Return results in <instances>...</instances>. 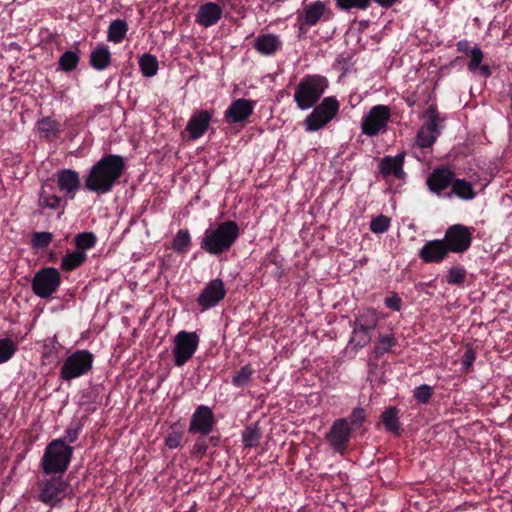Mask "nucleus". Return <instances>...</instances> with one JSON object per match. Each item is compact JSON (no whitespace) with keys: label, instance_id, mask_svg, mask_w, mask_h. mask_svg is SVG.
Masks as SVG:
<instances>
[{"label":"nucleus","instance_id":"f704fd0d","mask_svg":"<svg viewBox=\"0 0 512 512\" xmlns=\"http://www.w3.org/2000/svg\"><path fill=\"white\" fill-rule=\"evenodd\" d=\"M139 68L143 76H155L159 68L156 56L150 53H144L139 59Z\"/></svg>","mask_w":512,"mask_h":512},{"label":"nucleus","instance_id":"5701e85b","mask_svg":"<svg viewBox=\"0 0 512 512\" xmlns=\"http://www.w3.org/2000/svg\"><path fill=\"white\" fill-rule=\"evenodd\" d=\"M378 322V312L374 308H364L355 314V319L354 321H350V326L373 334Z\"/></svg>","mask_w":512,"mask_h":512},{"label":"nucleus","instance_id":"393cba45","mask_svg":"<svg viewBox=\"0 0 512 512\" xmlns=\"http://www.w3.org/2000/svg\"><path fill=\"white\" fill-rule=\"evenodd\" d=\"M55 189L56 188L53 184L48 182L43 183L39 192V207L55 210L66 205V201L55 194Z\"/></svg>","mask_w":512,"mask_h":512},{"label":"nucleus","instance_id":"7ed1b4c3","mask_svg":"<svg viewBox=\"0 0 512 512\" xmlns=\"http://www.w3.org/2000/svg\"><path fill=\"white\" fill-rule=\"evenodd\" d=\"M74 448L65 439H54L45 447L40 466L45 475L64 474L73 457Z\"/></svg>","mask_w":512,"mask_h":512},{"label":"nucleus","instance_id":"5fc2aeb1","mask_svg":"<svg viewBox=\"0 0 512 512\" xmlns=\"http://www.w3.org/2000/svg\"><path fill=\"white\" fill-rule=\"evenodd\" d=\"M208 445L205 441V436H200L196 439L191 450V456L202 459L208 451Z\"/></svg>","mask_w":512,"mask_h":512},{"label":"nucleus","instance_id":"bb28decb","mask_svg":"<svg viewBox=\"0 0 512 512\" xmlns=\"http://www.w3.org/2000/svg\"><path fill=\"white\" fill-rule=\"evenodd\" d=\"M381 421L386 431L395 436H400L402 434L403 429L399 419V410L396 407L390 406L386 408L381 414Z\"/></svg>","mask_w":512,"mask_h":512},{"label":"nucleus","instance_id":"f3484780","mask_svg":"<svg viewBox=\"0 0 512 512\" xmlns=\"http://www.w3.org/2000/svg\"><path fill=\"white\" fill-rule=\"evenodd\" d=\"M406 152H400L395 156L386 155L378 161V171L380 176L389 181L391 177L404 181L407 173L404 170Z\"/></svg>","mask_w":512,"mask_h":512},{"label":"nucleus","instance_id":"69168bd1","mask_svg":"<svg viewBox=\"0 0 512 512\" xmlns=\"http://www.w3.org/2000/svg\"><path fill=\"white\" fill-rule=\"evenodd\" d=\"M57 353H55V350L52 348H45L44 357L49 358L55 356Z\"/></svg>","mask_w":512,"mask_h":512},{"label":"nucleus","instance_id":"864d4df0","mask_svg":"<svg viewBox=\"0 0 512 512\" xmlns=\"http://www.w3.org/2000/svg\"><path fill=\"white\" fill-rule=\"evenodd\" d=\"M469 56H470V60L467 64V67H468L469 71L474 72V71L478 70L479 65H481V62L483 61V58H484V54H483V51L479 47L475 46L470 51Z\"/></svg>","mask_w":512,"mask_h":512},{"label":"nucleus","instance_id":"f03ea898","mask_svg":"<svg viewBox=\"0 0 512 512\" xmlns=\"http://www.w3.org/2000/svg\"><path fill=\"white\" fill-rule=\"evenodd\" d=\"M240 237V227L236 221L226 220L205 230L200 248L213 256L228 252Z\"/></svg>","mask_w":512,"mask_h":512},{"label":"nucleus","instance_id":"473e14b6","mask_svg":"<svg viewBox=\"0 0 512 512\" xmlns=\"http://www.w3.org/2000/svg\"><path fill=\"white\" fill-rule=\"evenodd\" d=\"M398 343L393 334L379 335L377 343L374 346L373 354L375 359H380L385 353L391 352L392 348Z\"/></svg>","mask_w":512,"mask_h":512},{"label":"nucleus","instance_id":"9b49d317","mask_svg":"<svg viewBox=\"0 0 512 512\" xmlns=\"http://www.w3.org/2000/svg\"><path fill=\"white\" fill-rule=\"evenodd\" d=\"M69 483L61 475H54L39 484L38 499L50 506H57L67 495Z\"/></svg>","mask_w":512,"mask_h":512},{"label":"nucleus","instance_id":"b1692460","mask_svg":"<svg viewBox=\"0 0 512 512\" xmlns=\"http://www.w3.org/2000/svg\"><path fill=\"white\" fill-rule=\"evenodd\" d=\"M253 47L263 56H272L282 49V41L278 35L261 34L255 39Z\"/></svg>","mask_w":512,"mask_h":512},{"label":"nucleus","instance_id":"6ab92c4d","mask_svg":"<svg viewBox=\"0 0 512 512\" xmlns=\"http://www.w3.org/2000/svg\"><path fill=\"white\" fill-rule=\"evenodd\" d=\"M449 255L446 242L443 239L427 241L418 252V257L424 263H441Z\"/></svg>","mask_w":512,"mask_h":512},{"label":"nucleus","instance_id":"f8f14e48","mask_svg":"<svg viewBox=\"0 0 512 512\" xmlns=\"http://www.w3.org/2000/svg\"><path fill=\"white\" fill-rule=\"evenodd\" d=\"M218 421L211 407L198 405L192 413L188 426L191 435L208 436L217 425Z\"/></svg>","mask_w":512,"mask_h":512},{"label":"nucleus","instance_id":"13d9d810","mask_svg":"<svg viewBox=\"0 0 512 512\" xmlns=\"http://www.w3.org/2000/svg\"><path fill=\"white\" fill-rule=\"evenodd\" d=\"M61 347L62 345L58 342L55 336L45 340L44 348H52L55 350V353H57Z\"/></svg>","mask_w":512,"mask_h":512},{"label":"nucleus","instance_id":"79ce46f5","mask_svg":"<svg viewBox=\"0 0 512 512\" xmlns=\"http://www.w3.org/2000/svg\"><path fill=\"white\" fill-rule=\"evenodd\" d=\"M17 344L10 338L0 339V364L9 361L16 353Z\"/></svg>","mask_w":512,"mask_h":512},{"label":"nucleus","instance_id":"37998d69","mask_svg":"<svg viewBox=\"0 0 512 512\" xmlns=\"http://www.w3.org/2000/svg\"><path fill=\"white\" fill-rule=\"evenodd\" d=\"M467 276V270L463 266L451 267L446 275V281L450 285L461 286L464 284Z\"/></svg>","mask_w":512,"mask_h":512},{"label":"nucleus","instance_id":"aec40b11","mask_svg":"<svg viewBox=\"0 0 512 512\" xmlns=\"http://www.w3.org/2000/svg\"><path fill=\"white\" fill-rule=\"evenodd\" d=\"M222 7L215 2H206L199 6L195 15V22L202 27L208 28L216 25L222 18Z\"/></svg>","mask_w":512,"mask_h":512},{"label":"nucleus","instance_id":"c03bdc74","mask_svg":"<svg viewBox=\"0 0 512 512\" xmlns=\"http://www.w3.org/2000/svg\"><path fill=\"white\" fill-rule=\"evenodd\" d=\"M53 241V234L50 232H34L31 238V246L35 250L47 248Z\"/></svg>","mask_w":512,"mask_h":512},{"label":"nucleus","instance_id":"a211bd4d","mask_svg":"<svg viewBox=\"0 0 512 512\" xmlns=\"http://www.w3.org/2000/svg\"><path fill=\"white\" fill-rule=\"evenodd\" d=\"M256 101L239 98L233 100L224 113L227 123L235 124L245 122L253 114Z\"/></svg>","mask_w":512,"mask_h":512},{"label":"nucleus","instance_id":"f257e3e1","mask_svg":"<svg viewBox=\"0 0 512 512\" xmlns=\"http://www.w3.org/2000/svg\"><path fill=\"white\" fill-rule=\"evenodd\" d=\"M125 169L126 163L122 156L105 154L90 168L84 186L89 192L107 194L119 184Z\"/></svg>","mask_w":512,"mask_h":512},{"label":"nucleus","instance_id":"4be33fe9","mask_svg":"<svg viewBox=\"0 0 512 512\" xmlns=\"http://www.w3.org/2000/svg\"><path fill=\"white\" fill-rule=\"evenodd\" d=\"M57 184L59 189L73 200L81 186L79 173L72 169H62L57 173Z\"/></svg>","mask_w":512,"mask_h":512},{"label":"nucleus","instance_id":"4468645a","mask_svg":"<svg viewBox=\"0 0 512 512\" xmlns=\"http://www.w3.org/2000/svg\"><path fill=\"white\" fill-rule=\"evenodd\" d=\"M472 239L471 228L463 224H454L446 229L443 241L446 242L449 253L462 254L470 248Z\"/></svg>","mask_w":512,"mask_h":512},{"label":"nucleus","instance_id":"423d86ee","mask_svg":"<svg viewBox=\"0 0 512 512\" xmlns=\"http://www.w3.org/2000/svg\"><path fill=\"white\" fill-rule=\"evenodd\" d=\"M94 355L86 350H76L63 362L60 369V378L64 381H71L87 375L93 368Z\"/></svg>","mask_w":512,"mask_h":512},{"label":"nucleus","instance_id":"9d476101","mask_svg":"<svg viewBox=\"0 0 512 512\" xmlns=\"http://www.w3.org/2000/svg\"><path fill=\"white\" fill-rule=\"evenodd\" d=\"M199 342L200 339L196 332L179 331L173 341L174 365L176 367L184 366L197 351Z\"/></svg>","mask_w":512,"mask_h":512},{"label":"nucleus","instance_id":"49530a36","mask_svg":"<svg viewBox=\"0 0 512 512\" xmlns=\"http://www.w3.org/2000/svg\"><path fill=\"white\" fill-rule=\"evenodd\" d=\"M432 396L433 388L427 384H422L413 390V397L420 404H427Z\"/></svg>","mask_w":512,"mask_h":512},{"label":"nucleus","instance_id":"0e129e2a","mask_svg":"<svg viewBox=\"0 0 512 512\" xmlns=\"http://www.w3.org/2000/svg\"><path fill=\"white\" fill-rule=\"evenodd\" d=\"M478 69L481 75L484 76L485 78L490 77L492 74L491 68L488 65H479Z\"/></svg>","mask_w":512,"mask_h":512},{"label":"nucleus","instance_id":"58836bf2","mask_svg":"<svg viewBox=\"0 0 512 512\" xmlns=\"http://www.w3.org/2000/svg\"><path fill=\"white\" fill-rule=\"evenodd\" d=\"M254 372L251 364H246L232 376L231 383L237 388H243L249 384Z\"/></svg>","mask_w":512,"mask_h":512},{"label":"nucleus","instance_id":"338daca9","mask_svg":"<svg viewBox=\"0 0 512 512\" xmlns=\"http://www.w3.org/2000/svg\"><path fill=\"white\" fill-rule=\"evenodd\" d=\"M49 262L55 263L57 261V254L55 251H50L48 254Z\"/></svg>","mask_w":512,"mask_h":512},{"label":"nucleus","instance_id":"c85d7f7f","mask_svg":"<svg viewBox=\"0 0 512 512\" xmlns=\"http://www.w3.org/2000/svg\"><path fill=\"white\" fill-rule=\"evenodd\" d=\"M111 63V53L107 46L96 47L90 54V65L98 71L105 70Z\"/></svg>","mask_w":512,"mask_h":512},{"label":"nucleus","instance_id":"72a5a7b5","mask_svg":"<svg viewBox=\"0 0 512 512\" xmlns=\"http://www.w3.org/2000/svg\"><path fill=\"white\" fill-rule=\"evenodd\" d=\"M80 62L79 50L65 51L59 58L58 70L71 72L75 70Z\"/></svg>","mask_w":512,"mask_h":512},{"label":"nucleus","instance_id":"a19ab883","mask_svg":"<svg viewBox=\"0 0 512 512\" xmlns=\"http://www.w3.org/2000/svg\"><path fill=\"white\" fill-rule=\"evenodd\" d=\"M336 6L342 11H350L352 9L365 11L371 4L372 0H335Z\"/></svg>","mask_w":512,"mask_h":512},{"label":"nucleus","instance_id":"ea45409f","mask_svg":"<svg viewBox=\"0 0 512 512\" xmlns=\"http://www.w3.org/2000/svg\"><path fill=\"white\" fill-rule=\"evenodd\" d=\"M373 334L362 331L356 327H352V335L349 344L353 345L356 349H361L367 346L372 340Z\"/></svg>","mask_w":512,"mask_h":512},{"label":"nucleus","instance_id":"a878e982","mask_svg":"<svg viewBox=\"0 0 512 512\" xmlns=\"http://www.w3.org/2000/svg\"><path fill=\"white\" fill-rule=\"evenodd\" d=\"M476 196L477 192L475 191L473 184L464 178H457L456 176L454 178L452 188L449 190L448 194H446L447 199L456 197L463 201H471L475 199Z\"/></svg>","mask_w":512,"mask_h":512},{"label":"nucleus","instance_id":"052dcab7","mask_svg":"<svg viewBox=\"0 0 512 512\" xmlns=\"http://www.w3.org/2000/svg\"><path fill=\"white\" fill-rule=\"evenodd\" d=\"M205 441L208 446L211 445L213 447H218L221 442V436L220 434H209L208 436H205Z\"/></svg>","mask_w":512,"mask_h":512},{"label":"nucleus","instance_id":"680f3d73","mask_svg":"<svg viewBox=\"0 0 512 512\" xmlns=\"http://www.w3.org/2000/svg\"><path fill=\"white\" fill-rule=\"evenodd\" d=\"M372 2L378 4L381 8L389 9L400 2V0H372Z\"/></svg>","mask_w":512,"mask_h":512},{"label":"nucleus","instance_id":"774afa93","mask_svg":"<svg viewBox=\"0 0 512 512\" xmlns=\"http://www.w3.org/2000/svg\"><path fill=\"white\" fill-rule=\"evenodd\" d=\"M276 275H277L279 278L283 276V266L281 267V269H277Z\"/></svg>","mask_w":512,"mask_h":512},{"label":"nucleus","instance_id":"2eb2a0df","mask_svg":"<svg viewBox=\"0 0 512 512\" xmlns=\"http://www.w3.org/2000/svg\"><path fill=\"white\" fill-rule=\"evenodd\" d=\"M351 437L352 427L345 418L336 419L326 434V440L331 448L341 455L347 452Z\"/></svg>","mask_w":512,"mask_h":512},{"label":"nucleus","instance_id":"6e6d98bb","mask_svg":"<svg viewBox=\"0 0 512 512\" xmlns=\"http://www.w3.org/2000/svg\"><path fill=\"white\" fill-rule=\"evenodd\" d=\"M384 304L387 308L393 311H400L403 305L402 299L398 296L397 293H392L390 296L386 297L384 300Z\"/></svg>","mask_w":512,"mask_h":512},{"label":"nucleus","instance_id":"20e7f679","mask_svg":"<svg viewBox=\"0 0 512 512\" xmlns=\"http://www.w3.org/2000/svg\"><path fill=\"white\" fill-rule=\"evenodd\" d=\"M328 88L326 77L314 74L304 76L296 86L294 101L300 110L314 107Z\"/></svg>","mask_w":512,"mask_h":512},{"label":"nucleus","instance_id":"bf43d9fd","mask_svg":"<svg viewBox=\"0 0 512 512\" xmlns=\"http://www.w3.org/2000/svg\"><path fill=\"white\" fill-rule=\"evenodd\" d=\"M456 48H457L458 52L464 53L466 55H469L470 51L472 50V48L470 47V44L467 40H461V41L457 42Z\"/></svg>","mask_w":512,"mask_h":512},{"label":"nucleus","instance_id":"a18cd8bd","mask_svg":"<svg viewBox=\"0 0 512 512\" xmlns=\"http://www.w3.org/2000/svg\"><path fill=\"white\" fill-rule=\"evenodd\" d=\"M391 219L385 215L374 217L370 222V230L375 234H382L388 231Z\"/></svg>","mask_w":512,"mask_h":512},{"label":"nucleus","instance_id":"4d7b16f0","mask_svg":"<svg viewBox=\"0 0 512 512\" xmlns=\"http://www.w3.org/2000/svg\"><path fill=\"white\" fill-rule=\"evenodd\" d=\"M266 261H268L270 264L275 265L277 269H281V267L283 266V258L281 257L279 251L276 248H273L266 255Z\"/></svg>","mask_w":512,"mask_h":512},{"label":"nucleus","instance_id":"1a4fd4ad","mask_svg":"<svg viewBox=\"0 0 512 512\" xmlns=\"http://www.w3.org/2000/svg\"><path fill=\"white\" fill-rule=\"evenodd\" d=\"M61 285V274L54 267H44L37 271L31 281L33 293L43 299L50 298Z\"/></svg>","mask_w":512,"mask_h":512},{"label":"nucleus","instance_id":"7c9ffc66","mask_svg":"<svg viewBox=\"0 0 512 512\" xmlns=\"http://www.w3.org/2000/svg\"><path fill=\"white\" fill-rule=\"evenodd\" d=\"M191 245L192 238L189 230L180 229L174 236L171 247L179 255H184L190 250Z\"/></svg>","mask_w":512,"mask_h":512},{"label":"nucleus","instance_id":"de8ad7c7","mask_svg":"<svg viewBox=\"0 0 512 512\" xmlns=\"http://www.w3.org/2000/svg\"><path fill=\"white\" fill-rule=\"evenodd\" d=\"M82 428H83V425L80 421L73 420L70 423V425L67 427V429L65 430V436L62 439H65L66 444H67V442L69 444L74 443L78 439V437L82 431Z\"/></svg>","mask_w":512,"mask_h":512},{"label":"nucleus","instance_id":"09e8293b","mask_svg":"<svg viewBox=\"0 0 512 512\" xmlns=\"http://www.w3.org/2000/svg\"><path fill=\"white\" fill-rule=\"evenodd\" d=\"M175 424L171 426V431L165 437V444L169 449H176L181 446L184 431L175 430Z\"/></svg>","mask_w":512,"mask_h":512},{"label":"nucleus","instance_id":"8fccbe9b","mask_svg":"<svg viewBox=\"0 0 512 512\" xmlns=\"http://www.w3.org/2000/svg\"><path fill=\"white\" fill-rule=\"evenodd\" d=\"M476 360V352L473 348L468 347L461 358V371L470 373L473 371V365Z\"/></svg>","mask_w":512,"mask_h":512},{"label":"nucleus","instance_id":"6e6552de","mask_svg":"<svg viewBox=\"0 0 512 512\" xmlns=\"http://www.w3.org/2000/svg\"><path fill=\"white\" fill-rule=\"evenodd\" d=\"M391 109L387 105L378 104L372 106L361 120V132L368 137L383 134L388 129L391 120Z\"/></svg>","mask_w":512,"mask_h":512},{"label":"nucleus","instance_id":"e2e57ef3","mask_svg":"<svg viewBox=\"0 0 512 512\" xmlns=\"http://www.w3.org/2000/svg\"><path fill=\"white\" fill-rule=\"evenodd\" d=\"M223 4H228L231 10L240 13L241 7L239 6L240 0H219Z\"/></svg>","mask_w":512,"mask_h":512},{"label":"nucleus","instance_id":"39448f33","mask_svg":"<svg viewBox=\"0 0 512 512\" xmlns=\"http://www.w3.org/2000/svg\"><path fill=\"white\" fill-rule=\"evenodd\" d=\"M340 109V104L334 96L325 97L320 104L313 107L312 112L305 118L304 126L307 132H316L333 120Z\"/></svg>","mask_w":512,"mask_h":512},{"label":"nucleus","instance_id":"603ef678","mask_svg":"<svg viewBox=\"0 0 512 512\" xmlns=\"http://www.w3.org/2000/svg\"><path fill=\"white\" fill-rule=\"evenodd\" d=\"M437 137V135L422 127L417 133V142L421 148H430L437 140Z\"/></svg>","mask_w":512,"mask_h":512},{"label":"nucleus","instance_id":"ddd939ff","mask_svg":"<svg viewBox=\"0 0 512 512\" xmlns=\"http://www.w3.org/2000/svg\"><path fill=\"white\" fill-rule=\"evenodd\" d=\"M455 176L456 173L448 165L438 166L427 176L426 186L432 194L447 198L448 188H452Z\"/></svg>","mask_w":512,"mask_h":512},{"label":"nucleus","instance_id":"c756f323","mask_svg":"<svg viewBox=\"0 0 512 512\" xmlns=\"http://www.w3.org/2000/svg\"><path fill=\"white\" fill-rule=\"evenodd\" d=\"M37 130L42 138L51 141L60 133V123L51 117H44L37 122Z\"/></svg>","mask_w":512,"mask_h":512},{"label":"nucleus","instance_id":"3c124183","mask_svg":"<svg viewBox=\"0 0 512 512\" xmlns=\"http://www.w3.org/2000/svg\"><path fill=\"white\" fill-rule=\"evenodd\" d=\"M348 419V425L352 427V429H357L362 426V424L366 420V412L361 407H356L352 410L351 414L349 415Z\"/></svg>","mask_w":512,"mask_h":512},{"label":"nucleus","instance_id":"dca6fc26","mask_svg":"<svg viewBox=\"0 0 512 512\" xmlns=\"http://www.w3.org/2000/svg\"><path fill=\"white\" fill-rule=\"evenodd\" d=\"M226 294L227 290L222 279L215 278L209 281L196 300L200 311L203 312L217 306Z\"/></svg>","mask_w":512,"mask_h":512},{"label":"nucleus","instance_id":"2f4dec72","mask_svg":"<svg viewBox=\"0 0 512 512\" xmlns=\"http://www.w3.org/2000/svg\"><path fill=\"white\" fill-rule=\"evenodd\" d=\"M128 32V24L125 20L116 19L113 20L107 31V39L113 43H120L126 37Z\"/></svg>","mask_w":512,"mask_h":512},{"label":"nucleus","instance_id":"c9c22d12","mask_svg":"<svg viewBox=\"0 0 512 512\" xmlns=\"http://www.w3.org/2000/svg\"><path fill=\"white\" fill-rule=\"evenodd\" d=\"M261 438L262 431L258 424L249 425L242 432V441L245 448L258 446Z\"/></svg>","mask_w":512,"mask_h":512},{"label":"nucleus","instance_id":"412c9836","mask_svg":"<svg viewBox=\"0 0 512 512\" xmlns=\"http://www.w3.org/2000/svg\"><path fill=\"white\" fill-rule=\"evenodd\" d=\"M212 113L207 110H199L192 114L186 125V131L190 139L196 140L202 137L209 128Z\"/></svg>","mask_w":512,"mask_h":512},{"label":"nucleus","instance_id":"4c0bfd02","mask_svg":"<svg viewBox=\"0 0 512 512\" xmlns=\"http://www.w3.org/2000/svg\"><path fill=\"white\" fill-rule=\"evenodd\" d=\"M97 244V237L91 231L78 233L74 237V245L78 251L86 252Z\"/></svg>","mask_w":512,"mask_h":512},{"label":"nucleus","instance_id":"cd10ccee","mask_svg":"<svg viewBox=\"0 0 512 512\" xmlns=\"http://www.w3.org/2000/svg\"><path fill=\"white\" fill-rule=\"evenodd\" d=\"M88 259L87 253L78 251H68L62 258L60 263V269L64 272H72L80 268Z\"/></svg>","mask_w":512,"mask_h":512},{"label":"nucleus","instance_id":"0eeeda50","mask_svg":"<svg viewBox=\"0 0 512 512\" xmlns=\"http://www.w3.org/2000/svg\"><path fill=\"white\" fill-rule=\"evenodd\" d=\"M333 11L321 0H316L304 6L303 11L297 16L298 37L304 36L308 30L317 25L320 20L333 19Z\"/></svg>","mask_w":512,"mask_h":512},{"label":"nucleus","instance_id":"e433bc0d","mask_svg":"<svg viewBox=\"0 0 512 512\" xmlns=\"http://www.w3.org/2000/svg\"><path fill=\"white\" fill-rule=\"evenodd\" d=\"M426 119L423 128L427 131L439 136L440 135V117L436 107L429 106L424 112Z\"/></svg>","mask_w":512,"mask_h":512}]
</instances>
